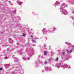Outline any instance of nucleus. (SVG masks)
<instances>
[{"label": "nucleus", "mask_w": 74, "mask_h": 74, "mask_svg": "<svg viewBox=\"0 0 74 74\" xmlns=\"http://www.w3.org/2000/svg\"><path fill=\"white\" fill-rule=\"evenodd\" d=\"M47 64V62H46L45 63V64Z\"/></svg>", "instance_id": "obj_9"}, {"label": "nucleus", "mask_w": 74, "mask_h": 74, "mask_svg": "<svg viewBox=\"0 0 74 74\" xmlns=\"http://www.w3.org/2000/svg\"><path fill=\"white\" fill-rule=\"evenodd\" d=\"M55 29H56V28H53V30H55Z\"/></svg>", "instance_id": "obj_8"}, {"label": "nucleus", "mask_w": 74, "mask_h": 74, "mask_svg": "<svg viewBox=\"0 0 74 74\" xmlns=\"http://www.w3.org/2000/svg\"><path fill=\"white\" fill-rule=\"evenodd\" d=\"M72 51H73V50H71V51H70V52L71 53V52H72Z\"/></svg>", "instance_id": "obj_5"}, {"label": "nucleus", "mask_w": 74, "mask_h": 74, "mask_svg": "<svg viewBox=\"0 0 74 74\" xmlns=\"http://www.w3.org/2000/svg\"><path fill=\"white\" fill-rule=\"evenodd\" d=\"M64 53V52H63V53Z\"/></svg>", "instance_id": "obj_10"}, {"label": "nucleus", "mask_w": 74, "mask_h": 74, "mask_svg": "<svg viewBox=\"0 0 74 74\" xmlns=\"http://www.w3.org/2000/svg\"><path fill=\"white\" fill-rule=\"evenodd\" d=\"M44 54H45V55H47V52L46 51H44Z\"/></svg>", "instance_id": "obj_1"}, {"label": "nucleus", "mask_w": 74, "mask_h": 74, "mask_svg": "<svg viewBox=\"0 0 74 74\" xmlns=\"http://www.w3.org/2000/svg\"><path fill=\"white\" fill-rule=\"evenodd\" d=\"M58 58H57V59H56V61H58Z\"/></svg>", "instance_id": "obj_3"}, {"label": "nucleus", "mask_w": 74, "mask_h": 74, "mask_svg": "<svg viewBox=\"0 0 74 74\" xmlns=\"http://www.w3.org/2000/svg\"><path fill=\"white\" fill-rule=\"evenodd\" d=\"M23 34V36H25V34Z\"/></svg>", "instance_id": "obj_6"}, {"label": "nucleus", "mask_w": 74, "mask_h": 74, "mask_svg": "<svg viewBox=\"0 0 74 74\" xmlns=\"http://www.w3.org/2000/svg\"><path fill=\"white\" fill-rule=\"evenodd\" d=\"M32 41L33 42H34V40L32 39Z\"/></svg>", "instance_id": "obj_2"}, {"label": "nucleus", "mask_w": 74, "mask_h": 74, "mask_svg": "<svg viewBox=\"0 0 74 74\" xmlns=\"http://www.w3.org/2000/svg\"><path fill=\"white\" fill-rule=\"evenodd\" d=\"M3 70V69L1 68H0V70Z\"/></svg>", "instance_id": "obj_7"}, {"label": "nucleus", "mask_w": 74, "mask_h": 74, "mask_svg": "<svg viewBox=\"0 0 74 74\" xmlns=\"http://www.w3.org/2000/svg\"><path fill=\"white\" fill-rule=\"evenodd\" d=\"M67 52H69V50H67Z\"/></svg>", "instance_id": "obj_11"}, {"label": "nucleus", "mask_w": 74, "mask_h": 74, "mask_svg": "<svg viewBox=\"0 0 74 74\" xmlns=\"http://www.w3.org/2000/svg\"><path fill=\"white\" fill-rule=\"evenodd\" d=\"M9 2L10 3V1H9Z\"/></svg>", "instance_id": "obj_12"}, {"label": "nucleus", "mask_w": 74, "mask_h": 74, "mask_svg": "<svg viewBox=\"0 0 74 74\" xmlns=\"http://www.w3.org/2000/svg\"><path fill=\"white\" fill-rule=\"evenodd\" d=\"M21 4H22V3L21 2H20V3H19V5H21Z\"/></svg>", "instance_id": "obj_4"}, {"label": "nucleus", "mask_w": 74, "mask_h": 74, "mask_svg": "<svg viewBox=\"0 0 74 74\" xmlns=\"http://www.w3.org/2000/svg\"><path fill=\"white\" fill-rule=\"evenodd\" d=\"M1 33H3V32H2Z\"/></svg>", "instance_id": "obj_13"}]
</instances>
